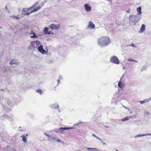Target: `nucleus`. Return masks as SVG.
<instances>
[{
	"label": "nucleus",
	"mask_w": 151,
	"mask_h": 151,
	"mask_svg": "<svg viewBox=\"0 0 151 151\" xmlns=\"http://www.w3.org/2000/svg\"><path fill=\"white\" fill-rule=\"evenodd\" d=\"M38 2H36L32 6L29 8H23L22 9V14L24 15H28L32 12L37 11L41 8L40 6L36 7L38 5Z\"/></svg>",
	"instance_id": "nucleus-1"
},
{
	"label": "nucleus",
	"mask_w": 151,
	"mask_h": 151,
	"mask_svg": "<svg viewBox=\"0 0 151 151\" xmlns=\"http://www.w3.org/2000/svg\"><path fill=\"white\" fill-rule=\"evenodd\" d=\"M110 41L109 37H101L99 40V44L101 43H103L105 45H107L110 43Z\"/></svg>",
	"instance_id": "nucleus-2"
},
{
	"label": "nucleus",
	"mask_w": 151,
	"mask_h": 151,
	"mask_svg": "<svg viewBox=\"0 0 151 151\" xmlns=\"http://www.w3.org/2000/svg\"><path fill=\"white\" fill-rule=\"evenodd\" d=\"M110 61L111 62L117 64H119L120 63L118 59L115 56H113L111 57L110 59Z\"/></svg>",
	"instance_id": "nucleus-3"
},
{
	"label": "nucleus",
	"mask_w": 151,
	"mask_h": 151,
	"mask_svg": "<svg viewBox=\"0 0 151 151\" xmlns=\"http://www.w3.org/2000/svg\"><path fill=\"white\" fill-rule=\"evenodd\" d=\"M49 27L52 29H54L57 30L60 27V24H51L49 26Z\"/></svg>",
	"instance_id": "nucleus-4"
},
{
	"label": "nucleus",
	"mask_w": 151,
	"mask_h": 151,
	"mask_svg": "<svg viewBox=\"0 0 151 151\" xmlns=\"http://www.w3.org/2000/svg\"><path fill=\"white\" fill-rule=\"evenodd\" d=\"M48 27H45L44 28L43 32L45 34H47L48 35L51 34L53 35V33L51 31H48Z\"/></svg>",
	"instance_id": "nucleus-5"
},
{
	"label": "nucleus",
	"mask_w": 151,
	"mask_h": 151,
	"mask_svg": "<svg viewBox=\"0 0 151 151\" xmlns=\"http://www.w3.org/2000/svg\"><path fill=\"white\" fill-rule=\"evenodd\" d=\"M38 50L40 52L44 54L45 52V51L43 49V46L42 45H40V46L38 47Z\"/></svg>",
	"instance_id": "nucleus-6"
},
{
	"label": "nucleus",
	"mask_w": 151,
	"mask_h": 151,
	"mask_svg": "<svg viewBox=\"0 0 151 151\" xmlns=\"http://www.w3.org/2000/svg\"><path fill=\"white\" fill-rule=\"evenodd\" d=\"M88 28H90L92 29H94L95 27V26L94 24L91 21L89 22L88 25Z\"/></svg>",
	"instance_id": "nucleus-7"
},
{
	"label": "nucleus",
	"mask_w": 151,
	"mask_h": 151,
	"mask_svg": "<svg viewBox=\"0 0 151 151\" xmlns=\"http://www.w3.org/2000/svg\"><path fill=\"white\" fill-rule=\"evenodd\" d=\"M84 7L85 10L87 12H89L91 10V7L89 6L87 4H85L84 5Z\"/></svg>",
	"instance_id": "nucleus-8"
},
{
	"label": "nucleus",
	"mask_w": 151,
	"mask_h": 151,
	"mask_svg": "<svg viewBox=\"0 0 151 151\" xmlns=\"http://www.w3.org/2000/svg\"><path fill=\"white\" fill-rule=\"evenodd\" d=\"M31 34H33L32 36H31L30 37L32 38H36L37 37V35L34 32V31H31L29 34L30 35Z\"/></svg>",
	"instance_id": "nucleus-9"
},
{
	"label": "nucleus",
	"mask_w": 151,
	"mask_h": 151,
	"mask_svg": "<svg viewBox=\"0 0 151 151\" xmlns=\"http://www.w3.org/2000/svg\"><path fill=\"white\" fill-rule=\"evenodd\" d=\"M118 86L120 88L122 89L124 87V84L123 82L119 81L118 83Z\"/></svg>",
	"instance_id": "nucleus-10"
},
{
	"label": "nucleus",
	"mask_w": 151,
	"mask_h": 151,
	"mask_svg": "<svg viewBox=\"0 0 151 151\" xmlns=\"http://www.w3.org/2000/svg\"><path fill=\"white\" fill-rule=\"evenodd\" d=\"M72 128L71 127H60L59 128V130L60 131L62 132L64 130H68L69 129H72Z\"/></svg>",
	"instance_id": "nucleus-11"
},
{
	"label": "nucleus",
	"mask_w": 151,
	"mask_h": 151,
	"mask_svg": "<svg viewBox=\"0 0 151 151\" xmlns=\"http://www.w3.org/2000/svg\"><path fill=\"white\" fill-rule=\"evenodd\" d=\"M35 43L36 44V46L40 45V42L37 41L36 42L31 41L30 42L31 45L32 46L34 45Z\"/></svg>",
	"instance_id": "nucleus-12"
},
{
	"label": "nucleus",
	"mask_w": 151,
	"mask_h": 151,
	"mask_svg": "<svg viewBox=\"0 0 151 151\" xmlns=\"http://www.w3.org/2000/svg\"><path fill=\"white\" fill-rule=\"evenodd\" d=\"M145 29V24H142L141 28H140L139 31L141 32H143Z\"/></svg>",
	"instance_id": "nucleus-13"
},
{
	"label": "nucleus",
	"mask_w": 151,
	"mask_h": 151,
	"mask_svg": "<svg viewBox=\"0 0 151 151\" xmlns=\"http://www.w3.org/2000/svg\"><path fill=\"white\" fill-rule=\"evenodd\" d=\"M150 134H139L135 135L134 137L135 138H136L138 137H140L142 136H144L146 135H149Z\"/></svg>",
	"instance_id": "nucleus-14"
},
{
	"label": "nucleus",
	"mask_w": 151,
	"mask_h": 151,
	"mask_svg": "<svg viewBox=\"0 0 151 151\" xmlns=\"http://www.w3.org/2000/svg\"><path fill=\"white\" fill-rule=\"evenodd\" d=\"M137 10L138 12V14L139 15H140L142 13L141 7L139 6V7L137 8Z\"/></svg>",
	"instance_id": "nucleus-15"
},
{
	"label": "nucleus",
	"mask_w": 151,
	"mask_h": 151,
	"mask_svg": "<svg viewBox=\"0 0 151 151\" xmlns=\"http://www.w3.org/2000/svg\"><path fill=\"white\" fill-rule=\"evenodd\" d=\"M131 117V116H127L124 118L122 120V122H124L129 119Z\"/></svg>",
	"instance_id": "nucleus-16"
},
{
	"label": "nucleus",
	"mask_w": 151,
	"mask_h": 151,
	"mask_svg": "<svg viewBox=\"0 0 151 151\" xmlns=\"http://www.w3.org/2000/svg\"><path fill=\"white\" fill-rule=\"evenodd\" d=\"M22 138V140L24 142H26L27 141V139L24 135H22L21 136Z\"/></svg>",
	"instance_id": "nucleus-17"
},
{
	"label": "nucleus",
	"mask_w": 151,
	"mask_h": 151,
	"mask_svg": "<svg viewBox=\"0 0 151 151\" xmlns=\"http://www.w3.org/2000/svg\"><path fill=\"white\" fill-rule=\"evenodd\" d=\"M87 149L88 150H90L91 151H100L99 149L95 148H88Z\"/></svg>",
	"instance_id": "nucleus-18"
},
{
	"label": "nucleus",
	"mask_w": 151,
	"mask_h": 151,
	"mask_svg": "<svg viewBox=\"0 0 151 151\" xmlns=\"http://www.w3.org/2000/svg\"><path fill=\"white\" fill-rule=\"evenodd\" d=\"M133 17H134V18L136 17L135 16H132V15H130L129 16V20L131 21V22H134L135 21H133L132 19V18Z\"/></svg>",
	"instance_id": "nucleus-19"
},
{
	"label": "nucleus",
	"mask_w": 151,
	"mask_h": 151,
	"mask_svg": "<svg viewBox=\"0 0 151 151\" xmlns=\"http://www.w3.org/2000/svg\"><path fill=\"white\" fill-rule=\"evenodd\" d=\"M36 91L37 93H38L40 94H42V90L40 89H38Z\"/></svg>",
	"instance_id": "nucleus-20"
},
{
	"label": "nucleus",
	"mask_w": 151,
	"mask_h": 151,
	"mask_svg": "<svg viewBox=\"0 0 151 151\" xmlns=\"http://www.w3.org/2000/svg\"><path fill=\"white\" fill-rule=\"evenodd\" d=\"M11 17L13 18H15L17 19H20V17L19 16H11Z\"/></svg>",
	"instance_id": "nucleus-21"
},
{
	"label": "nucleus",
	"mask_w": 151,
	"mask_h": 151,
	"mask_svg": "<svg viewBox=\"0 0 151 151\" xmlns=\"http://www.w3.org/2000/svg\"><path fill=\"white\" fill-rule=\"evenodd\" d=\"M16 63V62L14 60L11 61L10 62V65H11L14 64H15Z\"/></svg>",
	"instance_id": "nucleus-22"
},
{
	"label": "nucleus",
	"mask_w": 151,
	"mask_h": 151,
	"mask_svg": "<svg viewBox=\"0 0 151 151\" xmlns=\"http://www.w3.org/2000/svg\"><path fill=\"white\" fill-rule=\"evenodd\" d=\"M128 60L129 61H133V62H136V63L137 62V61H136L135 60H134V59H132V58L129 59Z\"/></svg>",
	"instance_id": "nucleus-23"
},
{
	"label": "nucleus",
	"mask_w": 151,
	"mask_h": 151,
	"mask_svg": "<svg viewBox=\"0 0 151 151\" xmlns=\"http://www.w3.org/2000/svg\"><path fill=\"white\" fill-rule=\"evenodd\" d=\"M92 135L93 136L95 137L96 138L98 139H99V140H100V141H101V139H100L98 137H96V135H95L94 134H92Z\"/></svg>",
	"instance_id": "nucleus-24"
},
{
	"label": "nucleus",
	"mask_w": 151,
	"mask_h": 151,
	"mask_svg": "<svg viewBox=\"0 0 151 151\" xmlns=\"http://www.w3.org/2000/svg\"><path fill=\"white\" fill-rule=\"evenodd\" d=\"M151 100V99H145L144 100L145 103L147 102L150 101Z\"/></svg>",
	"instance_id": "nucleus-25"
},
{
	"label": "nucleus",
	"mask_w": 151,
	"mask_h": 151,
	"mask_svg": "<svg viewBox=\"0 0 151 151\" xmlns=\"http://www.w3.org/2000/svg\"><path fill=\"white\" fill-rule=\"evenodd\" d=\"M140 102L141 104H142L145 103L144 100L143 101H140Z\"/></svg>",
	"instance_id": "nucleus-26"
},
{
	"label": "nucleus",
	"mask_w": 151,
	"mask_h": 151,
	"mask_svg": "<svg viewBox=\"0 0 151 151\" xmlns=\"http://www.w3.org/2000/svg\"><path fill=\"white\" fill-rule=\"evenodd\" d=\"M131 9H128V10H127L126 11V12L128 13H129L130 12V11Z\"/></svg>",
	"instance_id": "nucleus-27"
},
{
	"label": "nucleus",
	"mask_w": 151,
	"mask_h": 151,
	"mask_svg": "<svg viewBox=\"0 0 151 151\" xmlns=\"http://www.w3.org/2000/svg\"><path fill=\"white\" fill-rule=\"evenodd\" d=\"M57 141L58 142H61V141L59 139H58Z\"/></svg>",
	"instance_id": "nucleus-28"
},
{
	"label": "nucleus",
	"mask_w": 151,
	"mask_h": 151,
	"mask_svg": "<svg viewBox=\"0 0 151 151\" xmlns=\"http://www.w3.org/2000/svg\"><path fill=\"white\" fill-rule=\"evenodd\" d=\"M59 106L58 105H57V108H58L59 107Z\"/></svg>",
	"instance_id": "nucleus-29"
},
{
	"label": "nucleus",
	"mask_w": 151,
	"mask_h": 151,
	"mask_svg": "<svg viewBox=\"0 0 151 151\" xmlns=\"http://www.w3.org/2000/svg\"><path fill=\"white\" fill-rule=\"evenodd\" d=\"M26 135V136H28V134H27Z\"/></svg>",
	"instance_id": "nucleus-30"
},
{
	"label": "nucleus",
	"mask_w": 151,
	"mask_h": 151,
	"mask_svg": "<svg viewBox=\"0 0 151 151\" xmlns=\"http://www.w3.org/2000/svg\"><path fill=\"white\" fill-rule=\"evenodd\" d=\"M116 151H118V150H116Z\"/></svg>",
	"instance_id": "nucleus-31"
}]
</instances>
